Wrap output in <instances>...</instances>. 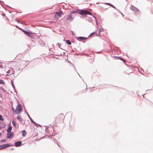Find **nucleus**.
Returning a JSON list of instances; mask_svg holds the SVG:
<instances>
[{
    "mask_svg": "<svg viewBox=\"0 0 153 153\" xmlns=\"http://www.w3.org/2000/svg\"><path fill=\"white\" fill-rule=\"evenodd\" d=\"M130 9L134 12V14L135 15H139L140 13V10L134 6L132 5L130 7Z\"/></svg>",
    "mask_w": 153,
    "mask_h": 153,
    "instance_id": "f257e3e1",
    "label": "nucleus"
},
{
    "mask_svg": "<svg viewBox=\"0 0 153 153\" xmlns=\"http://www.w3.org/2000/svg\"><path fill=\"white\" fill-rule=\"evenodd\" d=\"M16 114H19L22 110V105L20 104H18L16 108Z\"/></svg>",
    "mask_w": 153,
    "mask_h": 153,
    "instance_id": "f03ea898",
    "label": "nucleus"
},
{
    "mask_svg": "<svg viewBox=\"0 0 153 153\" xmlns=\"http://www.w3.org/2000/svg\"><path fill=\"white\" fill-rule=\"evenodd\" d=\"M22 32L25 34L27 35L28 36L31 37L32 38H33V36H31L32 34V33L30 31H26L23 29L22 30Z\"/></svg>",
    "mask_w": 153,
    "mask_h": 153,
    "instance_id": "7ed1b4c3",
    "label": "nucleus"
},
{
    "mask_svg": "<svg viewBox=\"0 0 153 153\" xmlns=\"http://www.w3.org/2000/svg\"><path fill=\"white\" fill-rule=\"evenodd\" d=\"M11 146L10 144H4L0 146V150H1L6 147H9Z\"/></svg>",
    "mask_w": 153,
    "mask_h": 153,
    "instance_id": "20e7f679",
    "label": "nucleus"
},
{
    "mask_svg": "<svg viewBox=\"0 0 153 153\" xmlns=\"http://www.w3.org/2000/svg\"><path fill=\"white\" fill-rule=\"evenodd\" d=\"M13 136V132L8 133L7 134V139L12 138Z\"/></svg>",
    "mask_w": 153,
    "mask_h": 153,
    "instance_id": "39448f33",
    "label": "nucleus"
},
{
    "mask_svg": "<svg viewBox=\"0 0 153 153\" xmlns=\"http://www.w3.org/2000/svg\"><path fill=\"white\" fill-rule=\"evenodd\" d=\"M6 72L7 74H10V75L13 74L15 73V71H14L13 68H10L9 70Z\"/></svg>",
    "mask_w": 153,
    "mask_h": 153,
    "instance_id": "423d86ee",
    "label": "nucleus"
},
{
    "mask_svg": "<svg viewBox=\"0 0 153 153\" xmlns=\"http://www.w3.org/2000/svg\"><path fill=\"white\" fill-rule=\"evenodd\" d=\"M78 10L79 11V14L82 16H85V10L81 9V10Z\"/></svg>",
    "mask_w": 153,
    "mask_h": 153,
    "instance_id": "0eeeda50",
    "label": "nucleus"
},
{
    "mask_svg": "<svg viewBox=\"0 0 153 153\" xmlns=\"http://www.w3.org/2000/svg\"><path fill=\"white\" fill-rule=\"evenodd\" d=\"M73 19L71 13H69L67 16L66 20L71 21Z\"/></svg>",
    "mask_w": 153,
    "mask_h": 153,
    "instance_id": "6e6552de",
    "label": "nucleus"
},
{
    "mask_svg": "<svg viewBox=\"0 0 153 153\" xmlns=\"http://www.w3.org/2000/svg\"><path fill=\"white\" fill-rule=\"evenodd\" d=\"M22 142L21 141H18L15 142L14 144L15 146L16 147H19L22 144Z\"/></svg>",
    "mask_w": 153,
    "mask_h": 153,
    "instance_id": "1a4fd4ad",
    "label": "nucleus"
},
{
    "mask_svg": "<svg viewBox=\"0 0 153 153\" xmlns=\"http://www.w3.org/2000/svg\"><path fill=\"white\" fill-rule=\"evenodd\" d=\"M76 39L78 40L79 41H80V40H86L87 39V38L84 37L78 36L77 37Z\"/></svg>",
    "mask_w": 153,
    "mask_h": 153,
    "instance_id": "9d476101",
    "label": "nucleus"
},
{
    "mask_svg": "<svg viewBox=\"0 0 153 153\" xmlns=\"http://www.w3.org/2000/svg\"><path fill=\"white\" fill-rule=\"evenodd\" d=\"M12 130V127L11 126H10L7 129V131L8 133H10L11 132V131Z\"/></svg>",
    "mask_w": 153,
    "mask_h": 153,
    "instance_id": "9b49d317",
    "label": "nucleus"
},
{
    "mask_svg": "<svg viewBox=\"0 0 153 153\" xmlns=\"http://www.w3.org/2000/svg\"><path fill=\"white\" fill-rule=\"evenodd\" d=\"M25 111L26 112V113L27 115V116H28V117L29 118L30 121H31V122L32 123H33V122H34V121L30 117V116L27 113V112L26 111V110H25Z\"/></svg>",
    "mask_w": 153,
    "mask_h": 153,
    "instance_id": "f8f14e48",
    "label": "nucleus"
},
{
    "mask_svg": "<svg viewBox=\"0 0 153 153\" xmlns=\"http://www.w3.org/2000/svg\"><path fill=\"white\" fill-rule=\"evenodd\" d=\"M88 14L90 16H92V14L90 11L85 10V16Z\"/></svg>",
    "mask_w": 153,
    "mask_h": 153,
    "instance_id": "ddd939ff",
    "label": "nucleus"
},
{
    "mask_svg": "<svg viewBox=\"0 0 153 153\" xmlns=\"http://www.w3.org/2000/svg\"><path fill=\"white\" fill-rule=\"evenodd\" d=\"M22 136L23 137H25L26 136V132L25 130H23L22 131Z\"/></svg>",
    "mask_w": 153,
    "mask_h": 153,
    "instance_id": "4468645a",
    "label": "nucleus"
},
{
    "mask_svg": "<svg viewBox=\"0 0 153 153\" xmlns=\"http://www.w3.org/2000/svg\"><path fill=\"white\" fill-rule=\"evenodd\" d=\"M103 29L102 28H99V33H98V34H96V36H98V35L102 31H103Z\"/></svg>",
    "mask_w": 153,
    "mask_h": 153,
    "instance_id": "2eb2a0df",
    "label": "nucleus"
},
{
    "mask_svg": "<svg viewBox=\"0 0 153 153\" xmlns=\"http://www.w3.org/2000/svg\"><path fill=\"white\" fill-rule=\"evenodd\" d=\"M12 124L13 125V126H14L15 127H16V123L15 121H14V120H13V121H12Z\"/></svg>",
    "mask_w": 153,
    "mask_h": 153,
    "instance_id": "dca6fc26",
    "label": "nucleus"
},
{
    "mask_svg": "<svg viewBox=\"0 0 153 153\" xmlns=\"http://www.w3.org/2000/svg\"><path fill=\"white\" fill-rule=\"evenodd\" d=\"M109 5L111 7H113V8H114V9H115L116 10H118L117 9L116 7L114 6L112 4H111V3H109Z\"/></svg>",
    "mask_w": 153,
    "mask_h": 153,
    "instance_id": "f3484780",
    "label": "nucleus"
},
{
    "mask_svg": "<svg viewBox=\"0 0 153 153\" xmlns=\"http://www.w3.org/2000/svg\"><path fill=\"white\" fill-rule=\"evenodd\" d=\"M66 43L68 45H70L71 44L70 41L69 40H66Z\"/></svg>",
    "mask_w": 153,
    "mask_h": 153,
    "instance_id": "a211bd4d",
    "label": "nucleus"
},
{
    "mask_svg": "<svg viewBox=\"0 0 153 153\" xmlns=\"http://www.w3.org/2000/svg\"><path fill=\"white\" fill-rule=\"evenodd\" d=\"M34 125L37 126V127H38L39 126H41V125L35 122H34L33 123Z\"/></svg>",
    "mask_w": 153,
    "mask_h": 153,
    "instance_id": "6ab92c4d",
    "label": "nucleus"
},
{
    "mask_svg": "<svg viewBox=\"0 0 153 153\" xmlns=\"http://www.w3.org/2000/svg\"><path fill=\"white\" fill-rule=\"evenodd\" d=\"M12 110L13 113H15V114H16V111H15V109L13 108V106H12Z\"/></svg>",
    "mask_w": 153,
    "mask_h": 153,
    "instance_id": "aec40b11",
    "label": "nucleus"
},
{
    "mask_svg": "<svg viewBox=\"0 0 153 153\" xmlns=\"http://www.w3.org/2000/svg\"><path fill=\"white\" fill-rule=\"evenodd\" d=\"M60 15H59V14H58V13L57 12L56 13V14L54 16V18H57L59 16H60Z\"/></svg>",
    "mask_w": 153,
    "mask_h": 153,
    "instance_id": "412c9836",
    "label": "nucleus"
},
{
    "mask_svg": "<svg viewBox=\"0 0 153 153\" xmlns=\"http://www.w3.org/2000/svg\"><path fill=\"white\" fill-rule=\"evenodd\" d=\"M95 32H92V33H91L88 36V37H90L91 36H92L94 34H95Z\"/></svg>",
    "mask_w": 153,
    "mask_h": 153,
    "instance_id": "4be33fe9",
    "label": "nucleus"
},
{
    "mask_svg": "<svg viewBox=\"0 0 153 153\" xmlns=\"http://www.w3.org/2000/svg\"><path fill=\"white\" fill-rule=\"evenodd\" d=\"M4 83V82L3 80L2 79H0V84H2Z\"/></svg>",
    "mask_w": 153,
    "mask_h": 153,
    "instance_id": "5701e85b",
    "label": "nucleus"
},
{
    "mask_svg": "<svg viewBox=\"0 0 153 153\" xmlns=\"http://www.w3.org/2000/svg\"><path fill=\"white\" fill-rule=\"evenodd\" d=\"M117 58L119 59H120V60H121L123 61L124 60V59H122L121 57H120V56H117Z\"/></svg>",
    "mask_w": 153,
    "mask_h": 153,
    "instance_id": "b1692460",
    "label": "nucleus"
},
{
    "mask_svg": "<svg viewBox=\"0 0 153 153\" xmlns=\"http://www.w3.org/2000/svg\"><path fill=\"white\" fill-rule=\"evenodd\" d=\"M6 140L3 139V140H1L0 141V142L1 143H2L5 142H6Z\"/></svg>",
    "mask_w": 153,
    "mask_h": 153,
    "instance_id": "393cba45",
    "label": "nucleus"
},
{
    "mask_svg": "<svg viewBox=\"0 0 153 153\" xmlns=\"http://www.w3.org/2000/svg\"><path fill=\"white\" fill-rule=\"evenodd\" d=\"M3 120L4 119L2 116L1 114H0V120L3 121Z\"/></svg>",
    "mask_w": 153,
    "mask_h": 153,
    "instance_id": "a878e982",
    "label": "nucleus"
},
{
    "mask_svg": "<svg viewBox=\"0 0 153 153\" xmlns=\"http://www.w3.org/2000/svg\"><path fill=\"white\" fill-rule=\"evenodd\" d=\"M58 13V14L59 15H61V14H62V11H59V12H57Z\"/></svg>",
    "mask_w": 153,
    "mask_h": 153,
    "instance_id": "bb28decb",
    "label": "nucleus"
},
{
    "mask_svg": "<svg viewBox=\"0 0 153 153\" xmlns=\"http://www.w3.org/2000/svg\"><path fill=\"white\" fill-rule=\"evenodd\" d=\"M17 119L19 120H21V116L20 115H18L17 117Z\"/></svg>",
    "mask_w": 153,
    "mask_h": 153,
    "instance_id": "cd10ccee",
    "label": "nucleus"
},
{
    "mask_svg": "<svg viewBox=\"0 0 153 153\" xmlns=\"http://www.w3.org/2000/svg\"><path fill=\"white\" fill-rule=\"evenodd\" d=\"M0 89L2 91H6V90L2 87H1L0 88Z\"/></svg>",
    "mask_w": 153,
    "mask_h": 153,
    "instance_id": "c85d7f7f",
    "label": "nucleus"
},
{
    "mask_svg": "<svg viewBox=\"0 0 153 153\" xmlns=\"http://www.w3.org/2000/svg\"><path fill=\"white\" fill-rule=\"evenodd\" d=\"M75 13V11H74V10L72 11H71L70 13H71L72 14H73Z\"/></svg>",
    "mask_w": 153,
    "mask_h": 153,
    "instance_id": "c756f323",
    "label": "nucleus"
},
{
    "mask_svg": "<svg viewBox=\"0 0 153 153\" xmlns=\"http://www.w3.org/2000/svg\"><path fill=\"white\" fill-rule=\"evenodd\" d=\"M58 46L59 47V48H61V49H62L61 48H60V46H61V44H60V43H58Z\"/></svg>",
    "mask_w": 153,
    "mask_h": 153,
    "instance_id": "7c9ffc66",
    "label": "nucleus"
},
{
    "mask_svg": "<svg viewBox=\"0 0 153 153\" xmlns=\"http://www.w3.org/2000/svg\"><path fill=\"white\" fill-rule=\"evenodd\" d=\"M78 10H79V9H77L76 10H74V11H75V13H77V12H79V11H78Z\"/></svg>",
    "mask_w": 153,
    "mask_h": 153,
    "instance_id": "2f4dec72",
    "label": "nucleus"
},
{
    "mask_svg": "<svg viewBox=\"0 0 153 153\" xmlns=\"http://www.w3.org/2000/svg\"><path fill=\"white\" fill-rule=\"evenodd\" d=\"M123 62H124V64H125L126 65H127V66H128V67L129 66V65H127V64L126 63L125 60H124Z\"/></svg>",
    "mask_w": 153,
    "mask_h": 153,
    "instance_id": "473e14b6",
    "label": "nucleus"
},
{
    "mask_svg": "<svg viewBox=\"0 0 153 153\" xmlns=\"http://www.w3.org/2000/svg\"><path fill=\"white\" fill-rule=\"evenodd\" d=\"M20 23L22 24L25 25V22H20Z\"/></svg>",
    "mask_w": 153,
    "mask_h": 153,
    "instance_id": "72a5a7b5",
    "label": "nucleus"
},
{
    "mask_svg": "<svg viewBox=\"0 0 153 153\" xmlns=\"http://www.w3.org/2000/svg\"><path fill=\"white\" fill-rule=\"evenodd\" d=\"M104 4H106V5H109V3H105Z\"/></svg>",
    "mask_w": 153,
    "mask_h": 153,
    "instance_id": "f704fd0d",
    "label": "nucleus"
},
{
    "mask_svg": "<svg viewBox=\"0 0 153 153\" xmlns=\"http://www.w3.org/2000/svg\"><path fill=\"white\" fill-rule=\"evenodd\" d=\"M12 86L13 87V88L14 89H15V86H14V85H13V84H12Z\"/></svg>",
    "mask_w": 153,
    "mask_h": 153,
    "instance_id": "c9c22d12",
    "label": "nucleus"
},
{
    "mask_svg": "<svg viewBox=\"0 0 153 153\" xmlns=\"http://www.w3.org/2000/svg\"><path fill=\"white\" fill-rule=\"evenodd\" d=\"M11 84H13V80H11Z\"/></svg>",
    "mask_w": 153,
    "mask_h": 153,
    "instance_id": "e433bc0d",
    "label": "nucleus"
},
{
    "mask_svg": "<svg viewBox=\"0 0 153 153\" xmlns=\"http://www.w3.org/2000/svg\"><path fill=\"white\" fill-rule=\"evenodd\" d=\"M19 120L20 121V122H22L23 120L21 118V120Z\"/></svg>",
    "mask_w": 153,
    "mask_h": 153,
    "instance_id": "4c0bfd02",
    "label": "nucleus"
},
{
    "mask_svg": "<svg viewBox=\"0 0 153 153\" xmlns=\"http://www.w3.org/2000/svg\"><path fill=\"white\" fill-rule=\"evenodd\" d=\"M60 55H59V54H56L55 55L56 56H59Z\"/></svg>",
    "mask_w": 153,
    "mask_h": 153,
    "instance_id": "58836bf2",
    "label": "nucleus"
},
{
    "mask_svg": "<svg viewBox=\"0 0 153 153\" xmlns=\"http://www.w3.org/2000/svg\"><path fill=\"white\" fill-rule=\"evenodd\" d=\"M72 34L73 35H74V33H73V32H72Z\"/></svg>",
    "mask_w": 153,
    "mask_h": 153,
    "instance_id": "ea45409f",
    "label": "nucleus"
},
{
    "mask_svg": "<svg viewBox=\"0 0 153 153\" xmlns=\"http://www.w3.org/2000/svg\"><path fill=\"white\" fill-rule=\"evenodd\" d=\"M16 21H17L18 23L19 22V21L17 19H16Z\"/></svg>",
    "mask_w": 153,
    "mask_h": 153,
    "instance_id": "a19ab883",
    "label": "nucleus"
},
{
    "mask_svg": "<svg viewBox=\"0 0 153 153\" xmlns=\"http://www.w3.org/2000/svg\"><path fill=\"white\" fill-rule=\"evenodd\" d=\"M2 135V134L0 132V136H1Z\"/></svg>",
    "mask_w": 153,
    "mask_h": 153,
    "instance_id": "79ce46f5",
    "label": "nucleus"
},
{
    "mask_svg": "<svg viewBox=\"0 0 153 153\" xmlns=\"http://www.w3.org/2000/svg\"><path fill=\"white\" fill-rule=\"evenodd\" d=\"M7 5V6H8V7H10V8H11V7H10V6H8V5Z\"/></svg>",
    "mask_w": 153,
    "mask_h": 153,
    "instance_id": "37998d69",
    "label": "nucleus"
},
{
    "mask_svg": "<svg viewBox=\"0 0 153 153\" xmlns=\"http://www.w3.org/2000/svg\"><path fill=\"white\" fill-rule=\"evenodd\" d=\"M62 115V114H59V115Z\"/></svg>",
    "mask_w": 153,
    "mask_h": 153,
    "instance_id": "c03bdc74",
    "label": "nucleus"
},
{
    "mask_svg": "<svg viewBox=\"0 0 153 153\" xmlns=\"http://www.w3.org/2000/svg\"><path fill=\"white\" fill-rule=\"evenodd\" d=\"M120 13L121 14V15H122V16H123V14L122 13Z\"/></svg>",
    "mask_w": 153,
    "mask_h": 153,
    "instance_id": "a18cd8bd",
    "label": "nucleus"
},
{
    "mask_svg": "<svg viewBox=\"0 0 153 153\" xmlns=\"http://www.w3.org/2000/svg\"><path fill=\"white\" fill-rule=\"evenodd\" d=\"M77 74H78L79 75V76L80 77V75L78 73H77Z\"/></svg>",
    "mask_w": 153,
    "mask_h": 153,
    "instance_id": "49530a36",
    "label": "nucleus"
},
{
    "mask_svg": "<svg viewBox=\"0 0 153 153\" xmlns=\"http://www.w3.org/2000/svg\"><path fill=\"white\" fill-rule=\"evenodd\" d=\"M85 55L86 56H87V55H88V54H85Z\"/></svg>",
    "mask_w": 153,
    "mask_h": 153,
    "instance_id": "de8ad7c7",
    "label": "nucleus"
},
{
    "mask_svg": "<svg viewBox=\"0 0 153 153\" xmlns=\"http://www.w3.org/2000/svg\"><path fill=\"white\" fill-rule=\"evenodd\" d=\"M50 49H51V48H49V51H51Z\"/></svg>",
    "mask_w": 153,
    "mask_h": 153,
    "instance_id": "09e8293b",
    "label": "nucleus"
},
{
    "mask_svg": "<svg viewBox=\"0 0 153 153\" xmlns=\"http://www.w3.org/2000/svg\"><path fill=\"white\" fill-rule=\"evenodd\" d=\"M6 75L7 76H8V75L7 74H6Z\"/></svg>",
    "mask_w": 153,
    "mask_h": 153,
    "instance_id": "8fccbe9b",
    "label": "nucleus"
},
{
    "mask_svg": "<svg viewBox=\"0 0 153 153\" xmlns=\"http://www.w3.org/2000/svg\"><path fill=\"white\" fill-rule=\"evenodd\" d=\"M57 145H58V146H59L58 144H57Z\"/></svg>",
    "mask_w": 153,
    "mask_h": 153,
    "instance_id": "3c124183",
    "label": "nucleus"
},
{
    "mask_svg": "<svg viewBox=\"0 0 153 153\" xmlns=\"http://www.w3.org/2000/svg\"><path fill=\"white\" fill-rule=\"evenodd\" d=\"M144 97V95H143V97Z\"/></svg>",
    "mask_w": 153,
    "mask_h": 153,
    "instance_id": "603ef678",
    "label": "nucleus"
},
{
    "mask_svg": "<svg viewBox=\"0 0 153 153\" xmlns=\"http://www.w3.org/2000/svg\"><path fill=\"white\" fill-rule=\"evenodd\" d=\"M70 63H71V64H72V63H71V62H70Z\"/></svg>",
    "mask_w": 153,
    "mask_h": 153,
    "instance_id": "864d4df0",
    "label": "nucleus"
},
{
    "mask_svg": "<svg viewBox=\"0 0 153 153\" xmlns=\"http://www.w3.org/2000/svg\"><path fill=\"white\" fill-rule=\"evenodd\" d=\"M70 63H71V64H72V63H71V62H70Z\"/></svg>",
    "mask_w": 153,
    "mask_h": 153,
    "instance_id": "5fc2aeb1",
    "label": "nucleus"
},
{
    "mask_svg": "<svg viewBox=\"0 0 153 153\" xmlns=\"http://www.w3.org/2000/svg\"><path fill=\"white\" fill-rule=\"evenodd\" d=\"M68 62H69V61H68Z\"/></svg>",
    "mask_w": 153,
    "mask_h": 153,
    "instance_id": "6e6d98bb",
    "label": "nucleus"
},
{
    "mask_svg": "<svg viewBox=\"0 0 153 153\" xmlns=\"http://www.w3.org/2000/svg\"><path fill=\"white\" fill-rule=\"evenodd\" d=\"M77 95H78V93H77Z\"/></svg>",
    "mask_w": 153,
    "mask_h": 153,
    "instance_id": "4d7b16f0",
    "label": "nucleus"
},
{
    "mask_svg": "<svg viewBox=\"0 0 153 153\" xmlns=\"http://www.w3.org/2000/svg\"><path fill=\"white\" fill-rule=\"evenodd\" d=\"M12 149L13 150V148H12Z\"/></svg>",
    "mask_w": 153,
    "mask_h": 153,
    "instance_id": "13d9d810",
    "label": "nucleus"
},
{
    "mask_svg": "<svg viewBox=\"0 0 153 153\" xmlns=\"http://www.w3.org/2000/svg\"><path fill=\"white\" fill-rule=\"evenodd\" d=\"M0 67H1V65H0Z\"/></svg>",
    "mask_w": 153,
    "mask_h": 153,
    "instance_id": "bf43d9fd",
    "label": "nucleus"
}]
</instances>
